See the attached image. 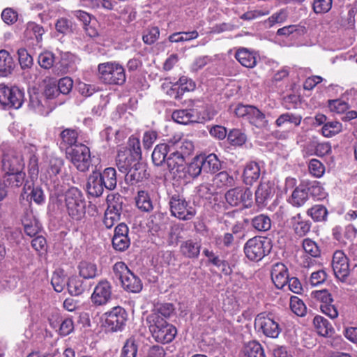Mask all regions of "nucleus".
Returning a JSON list of instances; mask_svg holds the SVG:
<instances>
[{"instance_id": "f257e3e1", "label": "nucleus", "mask_w": 357, "mask_h": 357, "mask_svg": "<svg viewBox=\"0 0 357 357\" xmlns=\"http://www.w3.org/2000/svg\"><path fill=\"white\" fill-rule=\"evenodd\" d=\"M58 202L66 208V213L74 220H81L86 214V201L83 193L77 188L72 187L58 197Z\"/></svg>"}, {"instance_id": "f03ea898", "label": "nucleus", "mask_w": 357, "mask_h": 357, "mask_svg": "<svg viewBox=\"0 0 357 357\" xmlns=\"http://www.w3.org/2000/svg\"><path fill=\"white\" fill-rule=\"evenodd\" d=\"M146 322L153 338L159 343L171 342L177 333V330L164 318L158 317L155 314H150L146 317Z\"/></svg>"}, {"instance_id": "7ed1b4c3", "label": "nucleus", "mask_w": 357, "mask_h": 357, "mask_svg": "<svg viewBox=\"0 0 357 357\" xmlns=\"http://www.w3.org/2000/svg\"><path fill=\"white\" fill-rule=\"evenodd\" d=\"M99 79L105 84L123 85L126 80L125 69L117 61H107L98 66Z\"/></svg>"}, {"instance_id": "20e7f679", "label": "nucleus", "mask_w": 357, "mask_h": 357, "mask_svg": "<svg viewBox=\"0 0 357 357\" xmlns=\"http://www.w3.org/2000/svg\"><path fill=\"white\" fill-rule=\"evenodd\" d=\"M169 205L172 216L180 220H190L197 213L195 208L190 202L178 194H174L170 197Z\"/></svg>"}, {"instance_id": "39448f33", "label": "nucleus", "mask_w": 357, "mask_h": 357, "mask_svg": "<svg viewBox=\"0 0 357 357\" xmlns=\"http://www.w3.org/2000/svg\"><path fill=\"white\" fill-rule=\"evenodd\" d=\"M113 271L126 291L138 293L142 290V283L140 279L130 271L124 262H116L113 266Z\"/></svg>"}, {"instance_id": "423d86ee", "label": "nucleus", "mask_w": 357, "mask_h": 357, "mask_svg": "<svg viewBox=\"0 0 357 357\" xmlns=\"http://www.w3.org/2000/svg\"><path fill=\"white\" fill-rule=\"evenodd\" d=\"M243 250L249 260L259 261L269 253L271 248L267 238L255 236L245 243Z\"/></svg>"}, {"instance_id": "0eeeda50", "label": "nucleus", "mask_w": 357, "mask_h": 357, "mask_svg": "<svg viewBox=\"0 0 357 357\" xmlns=\"http://www.w3.org/2000/svg\"><path fill=\"white\" fill-rule=\"evenodd\" d=\"M255 328L264 335L277 338L281 332V328L271 313L261 312L255 319Z\"/></svg>"}, {"instance_id": "6e6552de", "label": "nucleus", "mask_w": 357, "mask_h": 357, "mask_svg": "<svg viewBox=\"0 0 357 357\" xmlns=\"http://www.w3.org/2000/svg\"><path fill=\"white\" fill-rule=\"evenodd\" d=\"M67 155L77 170L80 172L89 170L91 165V153L88 146L82 144L75 145L67 153Z\"/></svg>"}, {"instance_id": "1a4fd4ad", "label": "nucleus", "mask_w": 357, "mask_h": 357, "mask_svg": "<svg viewBox=\"0 0 357 357\" xmlns=\"http://www.w3.org/2000/svg\"><path fill=\"white\" fill-rule=\"evenodd\" d=\"M24 100V93L18 87L0 85V103L10 108L21 107Z\"/></svg>"}, {"instance_id": "9d476101", "label": "nucleus", "mask_w": 357, "mask_h": 357, "mask_svg": "<svg viewBox=\"0 0 357 357\" xmlns=\"http://www.w3.org/2000/svg\"><path fill=\"white\" fill-rule=\"evenodd\" d=\"M332 268L335 276L340 281L347 282L350 275L349 260L342 250H336L333 255Z\"/></svg>"}, {"instance_id": "9b49d317", "label": "nucleus", "mask_w": 357, "mask_h": 357, "mask_svg": "<svg viewBox=\"0 0 357 357\" xmlns=\"http://www.w3.org/2000/svg\"><path fill=\"white\" fill-rule=\"evenodd\" d=\"M112 297V284L107 280H101L94 287L91 301L95 306H103L109 303Z\"/></svg>"}, {"instance_id": "f8f14e48", "label": "nucleus", "mask_w": 357, "mask_h": 357, "mask_svg": "<svg viewBox=\"0 0 357 357\" xmlns=\"http://www.w3.org/2000/svg\"><path fill=\"white\" fill-rule=\"evenodd\" d=\"M225 199L231 206H236L242 204L248 207L252 202V193L249 188L237 187L228 190Z\"/></svg>"}, {"instance_id": "ddd939ff", "label": "nucleus", "mask_w": 357, "mask_h": 357, "mask_svg": "<svg viewBox=\"0 0 357 357\" xmlns=\"http://www.w3.org/2000/svg\"><path fill=\"white\" fill-rule=\"evenodd\" d=\"M126 312L121 307H115L105 314V325L112 331L121 330L126 321Z\"/></svg>"}, {"instance_id": "4468645a", "label": "nucleus", "mask_w": 357, "mask_h": 357, "mask_svg": "<svg viewBox=\"0 0 357 357\" xmlns=\"http://www.w3.org/2000/svg\"><path fill=\"white\" fill-rule=\"evenodd\" d=\"M63 163V160L60 158H51L45 174L46 181L49 185H52L55 190H59L60 181L58 174L60 173Z\"/></svg>"}, {"instance_id": "2eb2a0df", "label": "nucleus", "mask_w": 357, "mask_h": 357, "mask_svg": "<svg viewBox=\"0 0 357 357\" xmlns=\"http://www.w3.org/2000/svg\"><path fill=\"white\" fill-rule=\"evenodd\" d=\"M24 163L22 155L19 153L9 152L3 154L2 169L6 173L23 170Z\"/></svg>"}, {"instance_id": "dca6fc26", "label": "nucleus", "mask_w": 357, "mask_h": 357, "mask_svg": "<svg viewBox=\"0 0 357 357\" xmlns=\"http://www.w3.org/2000/svg\"><path fill=\"white\" fill-rule=\"evenodd\" d=\"M185 162V159H184L181 154L177 155L172 151L167 158L165 164L167 165L170 174L178 179L179 178L185 177L183 170Z\"/></svg>"}, {"instance_id": "f3484780", "label": "nucleus", "mask_w": 357, "mask_h": 357, "mask_svg": "<svg viewBox=\"0 0 357 357\" xmlns=\"http://www.w3.org/2000/svg\"><path fill=\"white\" fill-rule=\"evenodd\" d=\"M271 280L278 289H283L289 280L287 266L282 263H275L271 268Z\"/></svg>"}, {"instance_id": "a211bd4d", "label": "nucleus", "mask_w": 357, "mask_h": 357, "mask_svg": "<svg viewBox=\"0 0 357 357\" xmlns=\"http://www.w3.org/2000/svg\"><path fill=\"white\" fill-rule=\"evenodd\" d=\"M21 197L29 202L33 201L38 204L45 202V195L43 190L39 187L33 186V184L29 181H26L23 187Z\"/></svg>"}, {"instance_id": "6ab92c4d", "label": "nucleus", "mask_w": 357, "mask_h": 357, "mask_svg": "<svg viewBox=\"0 0 357 357\" xmlns=\"http://www.w3.org/2000/svg\"><path fill=\"white\" fill-rule=\"evenodd\" d=\"M140 160L136 159L133 155L130 153V151L127 150L126 147H123L118 151L117 156H116V165L118 169L122 173H126V171L130 168L132 165Z\"/></svg>"}, {"instance_id": "aec40b11", "label": "nucleus", "mask_w": 357, "mask_h": 357, "mask_svg": "<svg viewBox=\"0 0 357 357\" xmlns=\"http://www.w3.org/2000/svg\"><path fill=\"white\" fill-rule=\"evenodd\" d=\"M29 106L41 115L49 114L54 108L49 104L48 100L43 96L39 97L38 94L30 96Z\"/></svg>"}, {"instance_id": "412c9836", "label": "nucleus", "mask_w": 357, "mask_h": 357, "mask_svg": "<svg viewBox=\"0 0 357 357\" xmlns=\"http://www.w3.org/2000/svg\"><path fill=\"white\" fill-rule=\"evenodd\" d=\"M203 172L215 174L222 169V163L214 153L208 155H199Z\"/></svg>"}, {"instance_id": "4be33fe9", "label": "nucleus", "mask_w": 357, "mask_h": 357, "mask_svg": "<svg viewBox=\"0 0 357 357\" xmlns=\"http://www.w3.org/2000/svg\"><path fill=\"white\" fill-rule=\"evenodd\" d=\"M104 188L100 173L93 172L88 178L86 183L88 193L93 197H100L103 192Z\"/></svg>"}, {"instance_id": "5701e85b", "label": "nucleus", "mask_w": 357, "mask_h": 357, "mask_svg": "<svg viewBox=\"0 0 357 357\" xmlns=\"http://www.w3.org/2000/svg\"><path fill=\"white\" fill-rule=\"evenodd\" d=\"M261 175L259 164L256 162H250L245 166L243 173V181L246 185H252Z\"/></svg>"}, {"instance_id": "b1692460", "label": "nucleus", "mask_w": 357, "mask_h": 357, "mask_svg": "<svg viewBox=\"0 0 357 357\" xmlns=\"http://www.w3.org/2000/svg\"><path fill=\"white\" fill-rule=\"evenodd\" d=\"M171 150V144L162 143L156 145L151 155L153 164L156 166L165 165Z\"/></svg>"}, {"instance_id": "393cba45", "label": "nucleus", "mask_w": 357, "mask_h": 357, "mask_svg": "<svg viewBox=\"0 0 357 357\" xmlns=\"http://www.w3.org/2000/svg\"><path fill=\"white\" fill-rule=\"evenodd\" d=\"M200 243L192 239L184 241L180 245L181 255L190 259L197 258L200 253Z\"/></svg>"}, {"instance_id": "a878e982", "label": "nucleus", "mask_w": 357, "mask_h": 357, "mask_svg": "<svg viewBox=\"0 0 357 357\" xmlns=\"http://www.w3.org/2000/svg\"><path fill=\"white\" fill-rule=\"evenodd\" d=\"M235 58L243 66L246 68H254L257 63L256 53L250 51L247 48H239L236 52Z\"/></svg>"}, {"instance_id": "bb28decb", "label": "nucleus", "mask_w": 357, "mask_h": 357, "mask_svg": "<svg viewBox=\"0 0 357 357\" xmlns=\"http://www.w3.org/2000/svg\"><path fill=\"white\" fill-rule=\"evenodd\" d=\"M308 196L307 185L301 183L294 190L289 202L294 206L301 207L308 200Z\"/></svg>"}, {"instance_id": "cd10ccee", "label": "nucleus", "mask_w": 357, "mask_h": 357, "mask_svg": "<svg viewBox=\"0 0 357 357\" xmlns=\"http://www.w3.org/2000/svg\"><path fill=\"white\" fill-rule=\"evenodd\" d=\"M274 195V189L268 183H260L255 192V199L258 205H266V202Z\"/></svg>"}, {"instance_id": "c85d7f7f", "label": "nucleus", "mask_w": 357, "mask_h": 357, "mask_svg": "<svg viewBox=\"0 0 357 357\" xmlns=\"http://www.w3.org/2000/svg\"><path fill=\"white\" fill-rule=\"evenodd\" d=\"M78 132L77 130L73 128H65L60 130L58 140L60 146L68 149L77 145Z\"/></svg>"}, {"instance_id": "c756f323", "label": "nucleus", "mask_w": 357, "mask_h": 357, "mask_svg": "<svg viewBox=\"0 0 357 357\" xmlns=\"http://www.w3.org/2000/svg\"><path fill=\"white\" fill-rule=\"evenodd\" d=\"M25 177L26 174L23 170L6 173L3 176L4 185L12 188H18L25 184Z\"/></svg>"}, {"instance_id": "7c9ffc66", "label": "nucleus", "mask_w": 357, "mask_h": 357, "mask_svg": "<svg viewBox=\"0 0 357 357\" xmlns=\"http://www.w3.org/2000/svg\"><path fill=\"white\" fill-rule=\"evenodd\" d=\"M145 170L139 161L135 162L125 174L126 181L133 185L141 181L144 176Z\"/></svg>"}, {"instance_id": "2f4dec72", "label": "nucleus", "mask_w": 357, "mask_h": 357, "mask_svg": "<svg viewBox=\"0 0 357 357\" xmlns=\"http://www.w3.org/2000/svg\"><path fill=\"white\" fill-rule=\"evenodd\" d=\"M292 225L295 234L300 237L305 236L311 228V222L303 220L300 213L292 218Z\"/></svg>"}, {"instance_id": "473e14b6", "label": "nucleus", "mask_w": 357, "mask_h": 357, "mask_svg": "<svg viewBox=\"0 0 357 357\" xmlns=\"http://www.w3.org/2000/svg\"><path fill=\"white\" fill-rule=\"evenodd\" d=\"M241 355L242 357H265L262 346L257 341H250L245 344Z\"/></svg>"}, {"instance_id": "72a5a7b5", "label": "nucleus", "mask_w": 357, "mask_h": 357, "mask_svg": "<svg viewBox=\"0 0 357 357\" xmlns=\"http://www.w3.org/2000/svg\"><path fill=\"white\" fill-rule=\"evenodd\" d=\"M77 268L79 276L84 279H93L98 275V267L95 263L82 261Z\"/></svg>"}, {"instance_id": "f704fd0d", "label": "nucleus", "mask_w": 357, "mask_h": 357, "mask_svg": "<svg viewBox=\"0 0 357 357\" xmlns=\"http://www.w3.org/2000/svg\"><path fill=\"white\" fill-rule=\"evenodd\" d=\"M172 150L177 155L181 154V155L185 159V158L190 155L193 150L194 145L192 142L187 139H179L174 144H171Z\"/></svg>"}, {"instance_id": "c9c22d12", "label": "nucleus", "mask_w": 357, "mask_h": 357, "mask_svg": "<svg viewBox=\"0 0 357 357\" xmlns=\"http://www.w3.org/2000/svg\"><path fill=\"white\" fill-rule=\"evenodd\" d=\"M183 172L185 177L178 179H189L197 177L203 172L199 156L195 157L188 165L185 164Z\"/></svg>"}, {"instance_id": "e433bc0d", "label": "nucleus", "mask_w": 357, "mask_h": 357, "mask_svg": "<svg viewBox=\"0 0 357 357\" xmlns=\"http://www.w3.org/2000/svg\"><path fill=\"white\" fill-rule=\"evenodd\" d=\"M313 323L317 333L321 336H330L334 331L330 322L321 316H316L314 318Z\"/></svg>"}, {"instance_id": "4c0bfd02", "label": "nucleus", "mask_w": 357, "mask_h": 357, "mask_svg": "<svg viewBox=\"0 0 357 357\" xmlns=\"http://www.w3.org/2000/svg\"><path fill=\"white\" fill-rule=\"evenodd\" d=\"M101 181L105 188L114 190L116 186V172L113 167H107L104 169L102 173H100Z\"/></svg>"}, {"instance_id": "58836bf2", "label": "nucleus", "mask_w": 357, "mask_h": 357, "mask_svg": "<svg viewBox=\"0 0 357 357\" xmlns=\"http://www.w3.org/2000/svg\"><path fill=\"white\" fill-rule=\"evenodd\" d=\"M247 119L251 124L259 128H265L268 125L265 114L254 106H252Z\"/></svg>"}, {"instance_id": "ea45409f", "label": "nucleus", "mask_w": 357, "mask_h": 357, "mask_svg": "<svg viewBox=\"0 0 357 357\" xmlns=\"http://www.w3.org/2000/svg\"><path fill=\"white\" fill-rule=\"evenodd\" d=\"M123 197L119 194H109L107 197V208L106 211L121 215L123 209Z\"/></svg>"}, {"instance_id": "a19ab883", "label": "nucleus", "mask_w": 357, "mask_h": 357, "mask_svg": "<svg viewBox=\"0 0 357 357\" xmlns=\"http://www.w3.org/2000/svg\"><path fill=\"white\" fill-rule=\"evenodd\" d=\"M136 205L139 209L145 212L153 210V203L149 193L144 190H139L135 198Z\"/></svg>"}, {"instance_id": "79ce46f5", "label": "nucleus", "mask_w": 357, "mask_h": 357, "mask_svg": "<svg viewBox=\"0 0 357 357\" xmlns=\"http://www.w3.org/2000/svg\"><path fill=\"white\" fill-rule=\"evenodd\" d=\"M302 119L303 117L300 114L286 112L279 116L275 121V124L278 127H281L286 123L298 126L301 123Z\"/></svg>"}, {"instance_id": "37998d69", "label": "nucleus", "mask_w": 357, "mask_h": 357, "mask_svg": "<svg viewBox=\"0 0 357 357\" xmlns=\"http://www.w3.org/2000/svg\"><path fill=\"white\" fill-rule=\"evenodd\" d=\"M22 223L24 232L31 237L36 236L40 231L41 225L39 221L34 217H31V218L28 217L24 218L22 220Z\"/></svg>"}, {"instance_id": "c03bdc74", "label": "nucleus", "mask_w": 357, "mask_h": 357, "mask_svg": "<svg viewBox=\"0 0 357 357\" xmlns=\"http://www.w3.org/2000/svg\"><path fill=\"white\" fill-rule=\"evenodd\" d=\"M84 281L78 276H72L67 282V287L70 294L79 296L84 291Z\"/></svg>"}, {"instance_id": "a18cd8bd", "label": "nucleus", "mask_w": 357, "mask_h": 357, "mask_svg": "<svg viewBox=\"0 0 357 357\" xmlns=\"http://www.w3.org/2000/svg\"><path fill=\"white\" fill-rule=\"evenodd\" d=\"M252 225L259 231H266L271 227V220L268 215L260 214L252 219Z\"/></svg>"}, {"instance_id": "49530a36", "label": "nucleus", "mask_w": 357, "mask_h": 357, "mask_svg": "<svg viewBox=\"0 0 357 357\" xmlns=\"http://www.w3.org/2000/svg\"><path fill=\"white\" fill-rule=\"evenodd\" d=\"M172 117L175 122L180 124L185 125L196 121L194 114L188 109L176 110L172 113Z\"/></svg>"}, {"instance_id": "de8ad7c7", "label": "nucleus", "mask_w": 357, "mask_h": 357, "mask_svg": "<svg viewBox=\"0 0 357 357\" xmlns=\"http://www.w3.org/2000/svg\"><path fill=\"white\" fill-rule=\"evenodd\" d=\"M307 214L314 222H321L326 220L328 211L324 206L317 204L307 209Z\"/></svg>"}, {"instance_id": "09e8293b", "label": "nucleus", "mask_w": 357, "mask_h": 357, "mask_svg": "<svg viewBox=\"0 0 357 357\" xmlns=\"http://www.w3.org/2000/svg\"><path fill=\"white\" fill-rule=\"evenodd\" d=\"M342 130V125L337 121H328L321 128V133L326 137H332Z\"/></svg>"}, {"instance_id": "8fccbe9b", "label": "nucleus", "mask_w": 357, "mask_h": 357, "mask_svg": "<svg viewBox=\"0 0 357 357\" xmlns=\"http://www.w3.org/2000/svg\"><path fill=\"white\" fill-rule=\"evenodd\" d=\"M13 63V59L9 53L4 50H0V73L1 75H6L10 73Z\"/></svg>"}, {"instance_id": "3c124183", "label": "nucleus", "mask_w": 357, "mask_h": 357, "mask_svg": "<svg viewBox=\"0 0 357 357\" xmlns=\"http://www.w3.org/2000/svg\"><path fill=\"white\" fill-rule=\"evenodd\" d=\"M213 183L218 188L232 186L234 185V179L227 172L222 171L215 176Z\"/></svg>"}, {"instance_id": "603ef678", "label": "nucleus", "mask_w": 357, "mask_h": 357, "mask_svg": "<svg viewBox=\"0 0 357 357\" xmlns=\"http://www.w3.org/2000/svg\"><path fill=\"white\" fill-rule=\"evenodd\" d=\"M302 247L305 253L313 258H317L321 255V250L317 243L309 238L303 241Z\"/></svg>"}, {"instance_id": "864d4df0", "label": "nucleus", "mask_w": 357, "mask_h": 357, "mask_svg": "<svg viewBox=\"0 0 357 357\" xmlns=\"http://www.w3.org/2000/svg\"><path fill=\"white\" fill-rule=\"evenodd\" d=\"M198 36L199 33L195 30L188 32H178L170 35L169 40L171 43L185 42L196 39Z\"/></svg>"}, {"instance_id": "5fc2aeb1", "label": "nucleus", "mask_w": 357, "mask_h": 357, "mask_svg": "<svg viewBox=\"0 0 357 357\" xmlns=\"http://www.w3.org/2000/svg\"><path fill=\"white\" fill-rule=\"evenodd\" d=\"M51 284L56 292H61L67 284L63 271H56L54 272L51 280Z\"/></svg>"}, {"instance_id": "6e6d98bb", "label": "nucleus", "mask_w": 357, "mask_h": 357, "mask_svg": "<svg viewBox=\"0 0 357 357\" xmlns=\"http://www.w3.org/2000/svg\"><path fill=\"white\" fill-rule=\"evenodd\" d=\"M174 308L171 303H160L154 307L151 314H155L158 317L167 318L174 312Z\"/></svg>"}, {"instance_id": "4d7b16f0", "label": "nucleus", "mask_w": 357, "mask_h": 357, "mask_svg": "<svg viewBox=\"0 0 357 357\" xmlns=\"http://www.w3.org/2000/svg\"><path fill=\"white\" fill-rule=\"evenodd\" d=\"M138 350V347L135 342V340L133 337L128 339L121 351L122 357H136Z\"/></svg>"}, {"instance_id": "13d9d810", "label": "nucleus", "mask_w": 357, "mask_h": 357, "mask_svg": "<svg viewBox=\"0 0 357 357\" xmlns=\"http://www.w3.org/2000/svg\"><path fill=\"white\" fill-rule=\"evenodd\" d=\"M229 143L233 146H242L246 142V135L238 129L231 130L227 136Z\"/></svg>"}, {"instance_id": "bf43d9fd", "label": "nucleus", "mask_w": 357, "mask_h": 357, "mask_svg": "<svg viewBox=\"0 0 357 357\" xmlns=\"http://www.w3.org/2000/svg\"><path fill=\"white\" fill-rule=\"evenodd\" d=\"M126 149L130 152L133 157L136 159L141 160L142 150L139 138L134 136L130 137L128 142V148Z\"/></svg>"}, {"instance_id": "052dcab7", "label": "nucleus", "mask_w": 357, "mask_h": 357, "mask_svg": "<svg viewBox=\"0 0 357 357\" xmlns=\"http://www.w3.org/2000/svg\"><path fill=\"white\" fill-rule=\"evenodd\" d=\"M310 174L316 177H321L325 172L324 165L317 159H311L308 164Z\"/></svg>"}, {"instance_id": "680f3d73", "label": "nucleus", "mask_w": 357, "mask_h": 357, "mask_svg": "<svg viewBox=\"0 0 357 357\" xmlns=\"http://www.w3.org/2000/svg\"><path fill=\"white\" fill-rule=\"evenodd\" d=\"M332 4L333 0H314L312 9L316 14H325L331 9Z\"/></svg>"}, {"instance_id": "e2e57ef3", "label": "nucleus", "mask_w": 357, "mask_h": 357, "mask_svg": "<svg viewBox=\"0 0 357 357\" xmlns=\"http://www.w3.org/2000/svg\"><path fill=\"white\" fill-rule=\"evenodd\" d=\"M329 109L337 114L342 115L347 110L349 109L347 102L340 99L331 100L328 101Z\"/></svg>"}, {"instance_id": "0e129e2a", "label": "nucleus", "mask_w": 357, "mask_h": 357, "mask_svg": "<svg viewBox=\"0 0 357 357\" xmlns=\"http://www.w3.org/2000/svg\"><path fill=\"white\" fill-rule=\"evenodd\" d=\"M234 241V236L231 233H225L222 236H216L214 238L215 245L220 249L231 247Z\"/></svg>"}, {"instance_id": "69168bd1", "label": "nucleus", "mask_w": 357, "mask_h": 357, "mask_svg": "<svg viewBox=\"0 0 357 357\" xmlns=\"http://www.w3.org/2000/svg\"><path fill=\"white\" fill-rule=\"evenodd\" d=\"M290 307L292 312L298 316L305 314L306 307L304 303L297 296H291L290 299Z\"/></svg>"}, {"instance_id": "338daca9", "label": "nucleus", "mask_w": 357, "mask_h": 357, "mask_svg": "<svg viewBox=\"0 0 357 357\" xmlns=\"http://www.w3.org/2000/svg\"><path fill=\"white\" fill-rule=\"evenodd\" d=\"M20 64L23 69L29 68L33 65V58L24 48L17 51Z\"/></svg>"}, {"instance_id": "774afa93", "label": "nucleus", "mask_w": 357, "mask_h": 357, "mask_svg": "<svg viewBox=\"0 0 357 357\" xmlns=\"http://www.w3.org/2000/svg\"><path fill=\"white\" fill-rule=\"evenodd\" d=\"M38 62L41 68L45 69H50L52 67L54 63V54L50 52L41 53L38 56Z\"/></svg>"}]
</instances>
